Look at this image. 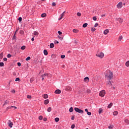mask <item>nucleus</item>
Segmentation results:
<instances>
[{"mask_svg":"<svg viewBox=\"0 0 129 129\" xmlns=\"http://www.w3.org/2000/svg\"><path fill=\"white\" fill-rule=\"evenodd\" d=\"M58 34H59V35H61L62 34V32H61L60 31H58Z\"/></svg>","mask_w":129,"mask_h":129,"instance_id":"bf43d9fd","label":"nucleus"},{"mask_svg":"<svg viewBox=\"0 0 129 129\" xmlns=\"http://www.w3.org/2000/svg\"><path fill=\"white\" fill-rule=\"evenodd\" d=\"M54 93H55V94H60V93H61V90L57 89L55 91Z\"/></svg>","mask_w":129,"mask_h":129,"instance_id":"6e6552de","label":"nucleus"},{"mask_svg":"<svg viewBox=\"0 0 129 129\" xmlns=\"http://www.w3.org/2000/svg\"><path fill=\"white\" fill-rule=\"evenodd\" d=\"M112 103H110V104L108 105V108H111V106H112Z\"/></svg>","mask_w":129,"mask_h":129,"instance_id":"4be33fe9","label":"nucleus"},{"mask_svg":"<svg viewBox=\"0 0 129 129\" xmlns=\"http://www.w3.org/2000/svg\"><path fill=\"white\" fill-rule=\"evenodd\" d=\"M124 122H125V123H127V124H129V120L127 119H125L124 120Z\"/></svg>","mask_w":129,"mask_h":129,"instance_id":"6ab92c4d","label":"nucleus"},{"mask_svg":"<svg viewBox=\"0 0 129 129\" xmlns=\"http://www.w3.org/2000/svg\"><path fill=\"white\" fill-rule=\"evenodd\" d=\"M78 17H81V13L80 12L77 13V14Z\"/></svg>","mask_w":129,"mask_h":129,"instance_id":"a19ab883","label":"nucleus"},{"mask_svg":"<svg viewBox=\"0 0 129 129\" xmlns=\"http://www.w3.org/2000/svg\"><path fill=\"white\" fill-rule=\"evenodd\" d=\"M12 92H13V93H15V92H16V90H13L12 91Z\"/></svg>","mask_w":129,"mask_h":129,"instance_id":"774afa93","label":"nucleus"},{"mask_svg":"<svg viewBox=\"0 0 129 129\" xmlns=\"http://www.w3.org/2000/svg\"><path fill=\"white\" fill-rule=\"evenodd\" d=\"M117 21H119V23H120V24H121L123 22V19L119 18L117 19Z\"/></svg>","mask_w":129,"mask_h":129,"instance_id":"9d476101","label":"nucleus"},{"mask_svg":"<svg viewBox=\"0 0 129 129\" xmlns=\"http://www.w3.org/2000/svg\"><path fill=\"white\" fill-rule=\"evenodd\" d=\"M87 26H88V24L87 23H84L83 25V28H86V27H87Z\"/></svg>","mask_w":129,"mask_h":129,"instance_id":"f3484780","label":"nucleus"},{"mask_svg":"<svg viewBox=\"0 0 129 129\" xmlns=\"http://www.w3.org/2000/svg\"><path fill=\"white\" fill-rule=\"evenodd\" d=\"M33 35H34L35 36H38L39 35V32H38V31H34Z\"/></svg>","mask_w":129,"mask_h":129,"instance_id":"2eb2a0df","label":"nucleus"},{"mask_svg":"<svg viewBox=\"0 0 129 129\" xmlns=\"http://www.w3.org/2000/svg\"><path fill=\"white\" fill-rule=\"evenodd\" d=\"M105 78H107V80H111L113 78V73L111 71H109L107 72L105 75Z\"/></svg>","mask_w":129,"mask_h":129,"instance_id":"f257e3e1","label":"nucleus"},{"mask_svg":"<svg viewBox=\"0 0 129 129\" xmlns=\"http://www.w3.org/2000/svg\"><path fill=\"white\" fill-rule=\"evenodd\" d=\"M46 16H47L46 13H43V14H41V17L42 18H45L46 17Z\"/></svg>","mask_w":129,"mask_h":129,"instance_id":"a211bd4d","label":"nucleus"},{"mask_svg":"<svg viewBox=\"0 0 129 129\" xmlns=\"http://www.w3.org/2000/svg\"><path fill=\"white\" fill-rule=\"evenodd\" d=\"M107 84L108 85H112V84H111V81L110 80H109V81L107 82Z\"/></svg>","mask_w":129,"mask_h":129,"instance_id":"c756f323","label":"nucleus"},{"mask_svg":"<svg viewBox=\"0 0 129 129\" xmlns=\"http://www.w3.org/2000/svg\"><path fill=\"white\" fill-rule=\"evenodd\" d=\"M103 17H105V14H102V15H101V17H102V18H103Z\"/></svg>","mask_w":129,"mask_h":129,"instance_id":"338daca9","label":"nucleus"},{"mask_svg":"<svg viewBox=\"0 0 129 129\" xmlns=\"http://www.w3.org/2000/svg\"><path fill=\"white\" fill-rule=\"evenodd\" d=\"M3 60H4V61H7L8 60V58L5 57V58H3Z\"/></svg>","mask_w":129,"mask_h":129,"instance_id":"052dcab7","label":"nucleus"},{"mask_svg":"<svg viewBox=\"0 0 129 129\" xmlns=\"http://www.w3.org/2000/svg\"><path fill=\"white\" fill-rule=\"evenodd\" d=\"M43 121H47V118H43Z\"/></svg>","mask_w":129,"mask_h":129,"instance_id":"0e129e2a","label":"nucleus"},{"mask_svg":"<svg viewBox=\"0 0 129 129\" xmlns=\"http://www.w3.org/2000/svg\"><path fill=\"white\" fill-rule=\"evenodd\" d=\"M84 81L85 82H86L87 83L88 82H89V78L88 77H86L84 78Z\"/></svg>","mask_w":129,"mask_h":129,"instance_id":"9b49d317","label":"nucleus"},{"mask_svg":"<svg viewBox=\"0 0 129 129\" xmlns=\"http://www.w3.org/2000/svg\"><path fill=\"white\" fill-rule=\"evenodd\" d=\"M5 64L4 63V62H0V67H3V66H4Z\"/></svg>","mask_w":129,"mask_h":129,"instance_id":"4c0bfd02","label":"nucleus"},{"mask_svg":"<svg viewBox=\"0 0 129 129\" xmlns=\"http://www.w3.org/2000/svg\"><path fill=\"white\" fill-rule=\"evenodd\" d=\"M39 119L40 120H42V119H43V116H39Z\"/></svg>","mask_w":129,"mask_h":129,"instance_id":"c03bdc74","label":"nucleus"},{"mask_svg":"<svg viewBox=\"0 0 129 129\" xmlns=\"http://www.w3.org/2000/svg\"><path fill=\"white\" fill-rule=\"evenodd\" d=\"M57 38H58V39H59V40H60L61 41H62V40H63V37H62L60 36H58Z\"/></svg>","mask_w":129,"mask_h":129,"instance_id":"e433bc0d","label":"nucleus"},{"mask_svg":"<svg viewBox=\"0 0 129 129\" xmlns=\"http://www.w3.org/2000/svg\"><path fill=\"white\" fill-rule=\"evenodd\" d=\"M50 48H54V43H50Z\"/></svg>","mask_w":129,"mask_h":129,"instance_id":"cd10ccee","label":"nucleus"},{"mask_svg":"<svg viewBox=\"0 0 129 129\" xmlns=\"http://www.w3.org/2000/svg\"><path fill=\"white\" fill-rule=\"evenodd\" d=\"M52 110V108L51 107H49L47 109L48 112H50V111Z\"/></svg>","mask_w":129,"mask_h":129,"instance_id":"aec40b11","label":"nucleus"},{"mask_svg":"<svg viewBox=\"0 0 129 129\" xmlns=\"http://www.w3.org/2000/svg\"><path fill=\"white\" fill-rule=\"evenodd\" d=\"M118 9H121L122 8V2L119 3L117 5Z\"/></svg>","mask_w":129,"mask_h":129,"instance_id":"423d86ee","label":"nucleus"},{"mask_svg":"<svg viewBox=\"0 0 129 129\" xmlns=\"http://www.w3.org/2000/svg\"><path fill=\"white\" fill-rule=\"evenodd\" d=\"M29 60H31V57H30V56H28V57L26 58V61H29Z\"/></svg>","mask_w":129,"mask_h":129,"instance_id":"c9c22d12","label":"nucleus"},{"mask_svg":"<svg viewBox=\"0 0 129 129\" xmlns=\"http://www.w3.org/2000/svg\"><path fill=\"white\" fill-rule=\"evenodd\" d=\"M104 35H107L109 33V30L108 29H106L104 31Z\"/></svg>","mask_w":129,"mask_h":129,"instance_id":"1a4fd4ad","label":"nucleus"},{"mask_svg":"<svg viewBox=\"0 0 129 129\" xmlns=\"http://www.w3.org/2000/svg\"><path fill=\"white\" fill-rule=\"evenodd\" d=\"M9 101L8 100H6L5 101V104L7 105L9 103Z\"/></svg>","mask_w":129,"mask_h":129,"instance_id":"3c124183","label":"nucleus"},{"mask_svg":"<svg viewBox=\"0 0 129 129\" xmlns=\"http://www.w3.org/2000/svg\"><path fill=\"white\" fill-rule=\"evenodd\" d=\"M13 39H16V33H15L14 36H13Z\"/></svg>","mask_w":129,"mask_h":129,"instance_id":"e2e57ef3","label":"nucleus"},{"mask_svg":"<svg viewBox=\"0 0 129 129\" xmlns=\"http://www.w3.org/2000/svg\"><path fill=\"white\" fill-rule=\"evenodd\" d=\"M66 13V11L63 12L60 15V18L58 19V21H60L63 17H64V14Z\"/></svg>","mask_w":129,"mask_h":129,"instance_id":"0eeeda50","label":"nucleus"},{"mask_svg":"<svg viewBox=\"0 0 129 129\" xmlns=\"http://www.w3.org/2000/svg\"><path fill=\"white\" fill-rule=\"evenodd\" d=\"M43 98H45V99H47L48 98V94H45L44 95Z\"/></svg>","mask_w":129,"mask_h":129,"instance_id":"bb28decb","label":"nucleus"},{"mask_svg":"<svg viewBox=\"0 0 129 129\" xmlns=\"http://www.w3.org/2000/svg\"><path fill=\"white\" fill-rule=\"evenodd\" d=\"M75 127V124H73L71 126V128L73 129Z\"/></svg>","mask_w":129,"mask_h":129,"instance_id":"09e8293b","label":"nucleus"},{"mask_svg":"<svg viewBox=\"0 0 129 129\" xmlns=\"http://www.w3.org/2000/svg\"><path fill=\"white\" fill-rule=\"evenodd\" d=\"M34 81V78H31V79H30V83H33V82Z\"/></svg>","mask_w":129,"mask_h":129,"instance_id":"37998d69","label":"nucleus"},{"mask_svg":"<svg viewBox=\"0 0 129 129\" xmlns=\"http://www.w3.org/2000/svg\"><path fill=\"white\" fill-rule=\"evenodd\" d=\"M8 124L9 127H13V125H14L13 122L10 120L8 121Z\"/></svg>","mask_w":129,"mask_h":129,"instance_id":"39448f33","label":"nucleus"},{"mask_svg":"<svg viewBox=\"0 0 129 129\" xmlns=\"http://www.w3.org/2000/svg\"><path fill=\"white\" fill-rule=\"evenodd\" d=\"M23 20V18L22 17H19L18 19L19 23H22V20Z\"/></svg>","mask_w":129,"mask_h":129,"instance_id":"b1692460","label":"nucleus"},{"mask_svg":"<svg viewBox=\"0 0 129 129\" xmlns=\"http://www.w3.org/2000/svg\"><path fill=\"white\" fill-rule=\"evenodd\" d=\"M122 38H123L122 36H119V38H118V41L120 42V41H121Z\"/></svg>","mask_w":129,"mask_h":129,"instance_id":"a878e982","label":"nucleus"},{"mask_svg":"<svg viewBox=\"0 0 129 129\" xmlns=\"http://www.w3.org/2000/svg\"><path fill=\"white\" fill-rule=\"evenodd\" d=\"M59 118L56 117V118H55V121L56 122H58V121H59Z\"/></svg>","mask_w":129,"mask_h":129,"instance_id":"72a5a7b5","label":"nucleus"},{"mask_svg":"<svg viewBox=\"0 0 129 129\" xmlns=\"http://www.w3.org/2000/svg\"><path fill=\"white\" fill-rule=\"evenodd\" d=\"M45 76H48V74H44L41 76V77H45Z\"/></svg>","mask_w":129,"mask_h":129,"instance_id":"79ce46f5","label":"nucleus"},{"mask_svg":"<svg viewBox=\"0 0 129 129\" xmlns=\"http://www.w3.org/2000/svg\"><path fill=\"white\" fill-rule=\"evenodd\" d=\"M4 57V53L2 52L1 54H0V59H2V58Z\"/></svg>","mask_w":129,"mask_h":129,"instance_id":"5701e85b","label":"nucleus"},{"mask_svg":"<svg viewBox=\"0 0 129 129\" xmlns=\"http://www.w3.org/2000/svg\"><path fill=\"white\" fill-rule=\"evenodd\" d=\"M73 32L75 33V34H77L78 33V32H79V30H78L77 29H73Z\"/></svg>","mask_w":129,"mask_h":129,"instance_id":"dca6fc26","label":"nucleus"},{"mask_svg":"<svg viewBox=\"0 0 129 129\" xmlns=\"http://www.w3.org/2000/svg\"><path fill=\"white\" fill-rule=\"evenodd\" d=\"M17 65L18 66H21V62H18Z\"/></svg>","mask_w":129,"mask_h":129,"instance_id":"69168bd1","label":"nucleus"},{"mask_svg":"<svg viewBox=\"0 0 129 129\" xmlns=\"http://www.w3.org/2000/svg\"><path fill=\"white\" fill-rule=\"evenodd\" d=\"M73 110H74L73 107H71L70 108V109H69L70 112H73Z\"/></svg>","mask_w":129,"mask_h":129,"instance_id":"412c9836","label":"nucleus"},{"mask_svg":"<svg viewBox=\"0 0 129 129\" xmlns=\"http://www.w3.org/2000/svg\"><path fill=\"white\" fill-rule=\"evenodd\" d=\"M15 81H20V82H21V79H19V78H17L16 79V80H15Z\"/></svg>","mask_w":129,"mask_h":129,"instance_id":"ea45409f","label":"nucleus"},{"mask_svg":"<svg viewBox=\"0 0 129 129\" xmlns=\"http://www.w3.org/2000/svg\"><path fill=\"white\" fill-rule=\"evenodd\" d=\"M96 56L102 59V58H103V57H104V53H103V52H99L98 51H97V54H96Z\"/></svg>","mask_w":129,"mask_h":129,"instance_id":"f03ea898","label":"nucleus"},{"mask_svg":"<svg viewBox=\"0 0 129 129\" xmlns=\"http://www.w3.org/2000/svg\"><path fill=\"white\" fill-rule=\"evenodd\" d=\"M99 95L100 96L103 97V96L105 95V90H102L101 92H100Z\"/></svg>","mask_w":129,"mask_h":129,"instance_id":"20e7f679","label":"nucleus"},{"mask_svg":"<svg viewBox=\"0 0 129 129\" xmlns=\"http://www.w3.org/2000/svg\"><path fill=\"white\" fill-rule=\"evenodd\" d=\"M13 107H14V106H11L10 107H8L7 108V110H9V109H12V108H13Z\"/></svg>","mask_w":129,"mask_h":129,"instance_id":"393cba45","label":"nucleus"},{"mask_svg":"<svg viewBox=\"0 0 129 129\" xmlns=\"http://www.w3.org/2000/svg\"><path fill=\"white\" fill-rule=\"evenodd\" d=\"M27 97L28 99H31L32 98V96L31 95H27Z\"/></svg>","mask_w":129,"mask_h":129,"instance_id":"58836bf2","label":"nucleus"},{"mask_svg":"<svg viewBox=\"0 0 129 129\" xmlns=\"http://www.w3.org/2000/svg\"><path fill=\"white\" fill-rule=\"evenodd\" d=\"M11 57H12V55L11 54H8L7 55V57L8 58H11Z\"/></svg>","mask_w":129,"mask_h":129,"instance_id":"8fccbe9b","label":"nucleus"},{"mask_svg":"<svg viewBox=\"0 0 129 129\" xmlns=\"http://www.w3.org/2000/svg\"><path fill=\"white\" fill-rule=\"evenodd\" d=\"M20 34H21V35H23V34H24V31H23V30H20Z\"/></svg>","mask_w":129,"mask_h":129,"instance_id":"a18cd8bd","label":"nucleus"},{"mask_svg":"<svg viewBox=\"0 0 129 129\" xmlns=\"http://www.w3.org/2000/svg\"><path fill=\"white\" fill-rule=\"evenodd\" d=\"M74 118H75V116L74 115L72 116V118H71L72 120H74Z\"/></svg>","mask_w":129,"mask_h":129,"instance_id":"4d7b16f0","label":"nucleus"},{"mask_svg":"<svg viewBox=\"0 0 129 129\" xmlns=\"http://www.w3.org/2000/svg\"><path fill=\"white\" fill-rule=\"evenodd\" d=\"M75 110L76 111V112H78L79 113H82L83 114L84 113V111L77 107L75 108Z\"/></svg>","mask_w":129,"mask_h":129,"instance_id":"7ed1b4c3","label":"nucleus"},{"mask_svg":"<svg viewBox=\"0 0 129 129\" xmlns=\"http://www.w3.org/2000/svg\"><path fill=\"white\" fill-rule=\"evenodd\" d=\"M98 26V23H96L94 25L95 28H96Z\"/></svg>","mask_w":129,"mask_h":129,"instance_id":"13d9d810","label":"nucleus"},{"mask_svg":"<svg viewBox=\"0 0 129 129\" xmlns=\"http://www.w3.org/2000/svg\"><path fill=\"white\" fill-rule=\"evenodd\" d=\"M113 115H116L117 114H118V112L116 111L113 112Z\"/></svg>","mask_w":129,"mask_h":129,"instance_id":"c85d7f7f","label":"nucleus"},{"mask_svg":"<svg viewBox=\"0 0 129 129\" xmlns=\"http://www.w3.org/2000/svg\"><path fill=\"white\" fill-rule=\"evenodd\" d=\"M43 53H44V54L45 55H48V51H47V50H46V49L44 50Z\"/></svg>","mask_w":129,"mask_h":129,"instance_id":"4468645a","label":"nucleus"},{"mask_svg":"<svg viewBox=\"0 0 129 129\" xmlns=\"http://www.w3.org/2000/svg\"><path fill=\"white\" fill-rule=\"evenodd\" d=\"M91 30L92 32H95V31L96 30V29H95V28L93 27L91 29Z\"/></svg>","mask_w":129,"mask_h":129,"instance_id":"f704fd0d","label":"nucleus"},{"mask_svg":"<svg viewBox=\"0 0 129 129\" xmlns=\"http://www.w3.org/2000/svg\"><path fill=\"white\" fill-rule=\"evenodd\" d=\"M60 57L61 59H64L65 58V55H61Z\"/></svg>","mask_w":129,"mask_h":129,"instance_id":"864d4df0","label":"nucleus"},{"mask_svg":"<svg viewBox=\"0 0 129 129\" xmlns=\"http://www.w3.org/2000/svg\"><path fill=\"white\" fill-rule=\"evenodd\" d=\"M87 113L88 115H90L91 114V112H88Z\"/></svg>","mask_w":129,"mask_h":129,"instance_id":"680f3d73","label":"nucleus"},{"mask_svg":"<svg viewBox=\"0 0 129 129\" xmlns=\"http://www.w3.org/2000/svg\"><path fill=\"white\" fill-rule=\"evenodd\" d=\"M125 65L127 67H129V60L126 62Z\"/></svg>","mask_w":129,"mask_h":129,"instance_id":"473e14b6","label":"nucleus"},{"mask_svg":"<svg viewBox=\"0 0 129 129\" xmlns=\"http://www.w3.org/2000/svg\"><path fill=\"white\" fill-rule=\"evenodd\" d=\"M102 111H103L102 108H100V109H99V114L102 113Z\"/></svg>","mask_w":129,"mask_h":129,"instance_id":"2f4dec72","label":"nucleus"},{"mask_svg":"<svg viewBox=\"0 0 129 129\" xmlns=\"http://www.w3.org/2000/svg\"><path fill=\"white\" fill-rule=\"evenodd\" d=\"M87 93H90V92H91V91H90V90L87 89Z\"/></svg>","mask_w":129,"mask_h":129,"instance_id":"6e6d98bb","label":"nucleus"},{"mask_svg":"<svg viewBox=\"0 0 129 129\" xmlns=\"http://www.w3.org/2000/svg\"><path fill=\"white\" fill-rule=\"evenodd\" d=\"M113 125H111L108 126V128L109 129L113 128Z\"/></svg>","mask_w":129,"mask_h":129,"instance_id":"603ef678","label":"nucleus"},{"mask_svg":"<svg viewBox=\"0 0 129 129\" xmlns=\"http://www.w3.org/2000/svg\"><path fill=\"white\" fill-rule=\"evenodd\" d=\"M93 21H96V20H97V18H96V17L94 16L93 17Z\"/></svg>","mask_w":129,"mask_h":129,"instance_id":"49530a36","label":"nucleus"},{"mask_svg":"<svg viewBox=\"0 0 129 129\" xmlns=\"http://www.w3.org/2000/svg\"><path fill=\"white\" fill-rule=\"evenodd\" d=\"M54 44L55 45H57V44H59V41H57V40H55L54 41Z\"/></svg>","mask_w":129,"mask_h":129,"instance_id":"de8ad7c7","label":"nucleus"},{"mask_svg":"<svg viewBox=\"0 0 129 129\" xmlns=\"http://www.w3.org/2000/svg\"><path fill=\"white\" fill-rule=\"evenodd\" d=\"M52 6L53 7H55V6H56V3H54V2L52 3Z\"/></svg>","mask_w":129,"mask_h":129,"instance_id":"5fc2aeb1","label":"nucleus"},{"mask_svg":"<svg viewBox=\"0 0 129 129\" xmlns=\"http://www.w3.org/2000/svg\"><path fill=\"white\" fill-rule=\"evenodd\" d=\"M25 49H26V46L25 45H23L21 47V50H25Z\"/></svg>","mask_w":129,"mask_h":129,"instance_id":"7c9ffc66","label":"nucleus"},{"mask_svg":"<svg viewBox=\"0 0 129 129\" xmlns=\"http://www.w3.org/2000/svg\"><path fill=\"white\" fill-rule=\"evenodd\" d=\"M66 89H67V90H68V91H71L72 90V88H71V87L68 86V87H67Z\"/></svg>","mask_w":129,"mask_h":129,"instance_id":"f8f14e48","label":"nucleus"},{"mask_svg":"<svg viewBox=\"0 0 129 129\" xmlns=\"http://www.w3.org/2000/svg\"><path fill=\"white\" fill-rule=\"evenodd\" d=\"M44 104H45V105H47V104H48L49 103V99H46V100H44Z\"/></svg>","mask_w":129,"mask_h":129,"instance_id":"ddd939ff","label":"nucleus"}]
</instances>
